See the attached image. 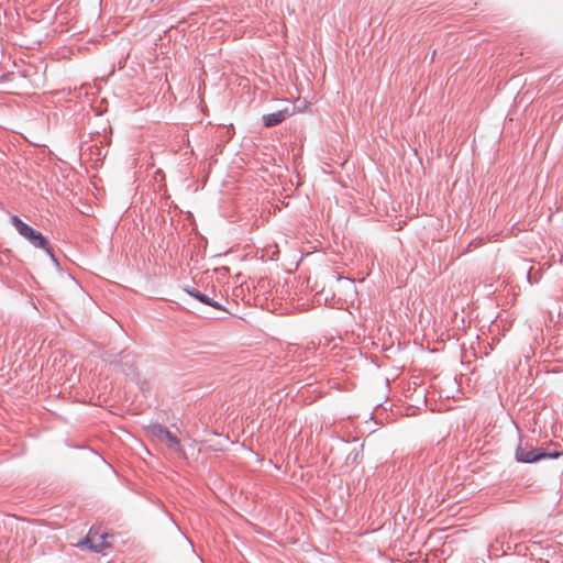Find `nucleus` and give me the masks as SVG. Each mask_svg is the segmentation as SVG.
Returning <instances> with one entry per match:
<instances>
[{
	"label": "nucleus",
	"mask_w": 563,
	"mask_h": 563,
	"mask_svg": "<svg viewBox=\"0 0 563 563\" xmlns=\"http://www.w3.org/2000/svg\"><path fill=\"white\" fill-rule=\"evenodd\" d=\"M294 114V110L285 108L274 113H269L263 117V122L266 128L275 126L282 123L286 118H289Z\"/></svg>",
	"instance_id": "nucleus-5"
},
{
	"label": "nucleus",
	"mask_w": 563,
	"mask_h": 563,
	"mask_svg": "<svg viewBox=\"0 0 563 563\" xmlns=\"http://www.w3.org/2000/svg\"><path fill=\"white\" fill-rule=\"evenodd\" d=\"M187 292L191 297L198 299L202 303H206V305L211 306V307L217 308V309H221V306L218 302L211 300L209 297L202 295L201 292H199L196 289L187 290Z\"/></svg>",
	"instance_id": "nucleus-6"
},
{
	"label": "nucleus",
	"mask_w": 563,
	"mask_h": 563,
	"mask_svg": "<svg viewBox=\"0 0 563 563\" xmlns=\"http://www.w3.org/2000/svg\"><path fill=\"white\" fill-rule=\"evenodd\" d=\"M152 434L159 441L166 442L170 449L179 450L180 444L175 435H173L167 429L161 426H154L151 429Z\"/></svg>",
	"instance_id": "nucleus-4"
},
{
	"label": "nucleus",
	"mask_w": 563,
	"mask_h": 563,
	"mask_svg": "<svg viewBox=\"0 0 563 563\" xmlns=\"http://www.w3.org/2000/svg\"><path fill=\"white\" fill-rule=\"evenodd\" d=\"M561 455L560 452L547 453L540 449H533L528 446H518L516 450V459L522 463H533L542 459H556Z\"/></svg>",
	"instance_id": "nucleus-3"
},
{
	"label": "nucleus",
	"mask_w": 563,
	"mask_h": 563,
	"mask_svg": "<svg viewBox=\"0 0 563 563\" xmlns=\"http://www.w3.org/2000/svg\"><path fill=\"white\" fill-rule=\"evenodd\" d=\"M79 291H80L82 298H85V292L82 291V289L80 287H79Z\"/></svg>",
	"instance_id": "nucleus-9"
},
{
	"label": "nucleus",
	"mask_w": 563,
	"mask_h": 563,
	"mask_svg": "<svg viewBox=\"0 0 563 563\" xmlns=\"http://www.w3.org/2000/svg\"><path fill=\"white\" fill-rule=\"evenodd\" d=\"M112 542V536L107 532L90 529L86 539L78 542L76 545L82 549H89L95 552H101L109 548Z\"/></svg>",
	"instance_id": "nucleus-2"
},
{
	"label": "nucleus",
	"mask_w": 563,
	"mask_h": 563,
	"mask_svg": "<svg viewBox=\"0 0 563 563\" xmlns=\"http://www.w3.org/2000/svg\"><path fill=\"white\" fill-rule=\"evenodd\" d=\"M10 221L19 234L26 239L33 246L48 250V240L40 231L23 222L18 216H12Z\"/></svg>",
	"instance_id": "nucleus-1"
},
{
	"label": "nucleus",
	"mask_w": 563,
	"mask_h": 563,
	"mask_svg": "<svg viewBox=\"0 0 563 563\" xmlns=\"http://www.w3.org/2000/svg\"><path fill=\"white\" fill-rule=\"evenodd\" d=\"M187 292L191 297L198 299L202 303H206V305L211 306V307L217 308V309H221V306L218 302L211 300L209 297L202 295L201 292H199L196 289L187 290Z\"/></svg>",
	"instance_id": "nucleus-7"
},
{
	"label": "nucleus",
	"mask_w": 563,
	"mask_h": 563,
	"mask_svg": "<svg viewBox=\"0 0 563 563\" xmlns=\"http://www.w3.org/2000/svg\"><path fill=\"white\" fill-rule=\"evenodd\" d=\"M51 257L52 262L55 264L56 267H59V262L55 256V253L53 249L51 247V244L48 243V250H44Z\"/></svg>",
	"instance_id": "nucleus-8"
}]
</instances>
